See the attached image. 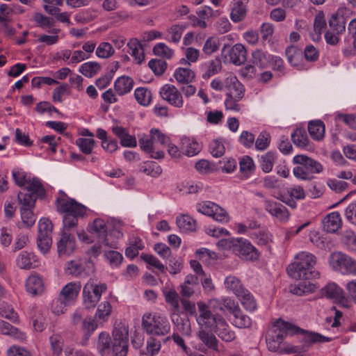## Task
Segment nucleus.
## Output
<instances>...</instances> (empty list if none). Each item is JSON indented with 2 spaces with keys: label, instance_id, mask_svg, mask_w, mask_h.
<instances>
[{
  "label": "nucleus",
  "instance_id": "obj_58",
  "mask_svg": "<svg viewBox=\"0 0 356 356\" xmlns=\"http://www.w3.org/2000/svg\"><path fill=\"white\" fill-rule=\"evenodd\" d=\"M100 70V65L97 62H86L79 67V72L86 77H92L96 75Z\"/></svg>",
  "mask_w": 356,
  "mask_h": 356
},
{
  "label": "nucleus",
  "instance_id": "obj_3",
  "mask_svg": "<svg viewBox=\"0 0 356 356\" xmlns=\"http://www.w3.org/2000/svg\"><path fill=\"white\" fill-rule=\"evenodd\" d=\"M346 31V24H314L310 37L314 42L321 40L322 33L327 44L336 45L340 40V35Z\"/></svg>",
  "mask_w": 356,
  "mask_h": 356
},
{
  "label": "nucleus",
  "instance_id": "obj_28",
  "mask_svg": "<svg viewBox=\"0 0 356 356\" xmlns=\"http://www.w3.org/2000/svg\"><path fill=\"white\" fill-rule=\"evenodd\" d=\"M196 14L200 20H197V17L193 15H191L188 16V19L191 20L193 22L197 21V22H204V20H213L216 17L220 15V12L218 10H213L209 6H202L197 9L196 11Z\"/></svg>",
  "mask_w": 356,
  "mask_h": 356
},
{
  "label": "nucleus",
  "instance_id": "obj_52",
  "mask_svg": "<svg viewBox=\"0 0 356 356\" xmlns=\"http://www.w3.org/2000/svg\"><path fill=\"white\" fill-rule=\"evenodd\" d=\"M163 293L165 302L169 304L175 311L179 310V294L174 289L165 287L163 289Z\"/></svg>",
  "mask_w": 356,
  "mask_h": 356
},
{
  "label": "nucleus",
  "instance_id": "obj_42",
  "mask_svg": "<svg viewBox=\"0 0 356 356\" xmlns=\"http://www.w3.org/2000/svg\"><path fill=\"white\" fill-rule=\"evenodd\" d=\"M232 315L234 318L232 324L234 327L240 329H245L251 327L252 323V319L248 316L243 314L241 308Z\"/></svg>",
  "mask_w": 356,
  "mask_h": 356
},
{
  "label": "nucleus",
  "instance_id": "obj_1",
  "mask_svg": "<svg viewBox=\"0 0 356 356\" xmlns=\"http://www.w3.org/2000/svg\"><path fill=\"white\" fill-rule=\"evenodd\" d=\"M296 261L287 267L289 275L295 280H312L318 278L319 273L314 269L316 257L308 252H300L296 255Z\"/></svg>",
  "mask_w": 356,
  "mask_h": 356
},
{
  "label": "nucleus",
  "instance_id": "obj_62",
  "mask_svg": "<svg viewBox=\"0 0 356 356\" xmlns=\"http://www.w3.org/2000/svg\"><path fill=\"white\" fill-rule=\"evenodd\" d=\"M291 139L293 143L299 147H305L309 143L307 133L301 129H297L291 134Z\"/></svg>",
  "mask_w": 356,
  "mask_h": 356
},
{
  "label": "nucleus",
  "instance_id": "obj_61",
  "mask_svg": "<svg viewBox=\"0 0 356 356\" xmlns=\"http://www.w3.org/2000/svg\"><path fill=\"white\" fill-rule=\"evenodd\" d=\"M341 241L348 250L356 252V234L352 230H346L342 236Z\"/></svg>",
  "mask_w": 356,
  "mask_h": 356
},
{
  "label": "nucleus",
  "instance_id": "obj_10",
  "mask_svg": "<svg viewBox=\"0 0 356 356\" xmlns=\"http://www.w3.org/2000/svg\"><path fill=\"white\" fill-rule=\"evenodd\" d=\"M53 224L46 218H42L38 222V246L42 252H46L49 249L52 239L51 234Z\"/></svg>",
  "mask_w": 356,
  "mask_h": 356
},
{
  "label": "nucleus",
  "instance_id": "obj_13",
  "mask_svg": "<svg viewBox=\"0 0 356 356\" xmlns=\"http://www.w3.org/2000/svg\"><path fill=\"white\" fill-rule=\"evenodd\" d=\"M291 325L287 323H283V327L274 325L268 332L266 342L270 350L275 351L286 336V330H289Z\"/></svg>",
  "mask_w": 356,
  "mask_h": 356
},
{
  "label": "nucleus",
  "instance_id": "obj_17",
  "mask_svg": "<svg viewBox=\"0 0 356 356\" xmlns=\"http://www.w3.org/2000/svg\"><path fill=\"white\" fill-rule=\"evenodd\" d=\"M225 86L227 89L226 95L237 98H243L245 92V86L233 74H229L225 79Z\"/></svg>",
  "mask_w": 356,
  "mask_h": 356
},
{
  "label": "nucleus",
  "instance_id": "obj_37",
  "mask_svg": "<svg viewBox=\"0 0 356 356\" xmlns=\"http://www.w3.org/2000/svg\"><path fill=\"white\" fill-rule=\"evenodd\" d=\"M181 143L182 151L188 156H193L197 154L200 150V147L198 143L188 137H182L181 139Z\"/></svg>",
  "mask_w": 356,
  "mask_h": 356
},
{
  "label": "nucleus",
  "instance_id": "obj_4",
  "mask_svg": "<svg viewBox=\"0 0 356 356\" xmlns=\"http://www.w3.org/2000/svg\"><path fill=\"white\" fill-rule=\"evenodd\" d=\"M293 161L299 165L293 168V172L295 177L300 179H311L313 174L320 173L323 170V166L319 162L306 155H296Z\"/></svg>",
  "mask_w": 356,
  "mask_h": 356
},
{
  "label": "nucleus",
  "instance_id": "obj_26",
  "mask_svg": "<svg viewBox=\"0 0 356 356\" xmlns=\"http://www.w3.org/2000/svg\"><path fill=\"white\" fill-rule=\"evenodd\" d=\"M323 228L327 232L334 233L342 226V220L339 212L334 211L327 214L323 222Z\"/></svg>",
  "mask_w": 356,
  "mask_h": 356
},
{
  "label": "nucleus",
  "instance_id": "obj_43",
  "mask_svg": "<svg viewBox=\"0 0 356 356\" xmlns=\"http://www.w3.org/2000/svg\"><path fill=\"white\" fill-rule=\"evenodd\" d=\"M241 301V305L248 312H254L257 309L256 300L252 294L246 289L241 295L236 296Z\"/></svg>",
  "mask_w": 356,
  "mask_h": 356
},
{
  "label": "nucleus",
  "instance_id": "obj_6",
  "mask_svg": "<svg viewBox=\"0 0 356 356\" xmlns=\"http://www.w3.org/2000/svg\"><path fill=\"white\" fill-rule=\"evenodd\" d=\"M107 290L106 284H96L89 280L83 289V303L86 308L93 309L100 300L102 295Z\"/></svg>",
  "mask_w": 356,
  "mask_h": 356
},
{
  "label": "nucleus",
  "instance_id": "obj_9",
  "mask_svg": "<svg viewBox=\"0 0 356 356\" xmlns=\"http://www.w3.org/2000/svg\"><path fill=\"white\" fill-rule=\"evenodd\" d=\"M56 208L59 213L65 214H73L76 216H85L86 207L67 196L64 193L60 192V196L57 197Z\"/></svg>",
  "mask_w": 356,
  "mask_h": 356
},
{
  "label": "nucleus",
  "instance_id": "obj_20",
  "mask_svg": "<svg viewBox=\"0 0 356 356\" xmlns=\"http://www.w3.org/2000/svg\"><path fill=\"white\" fill-rule=\"evenodd\" d=\"M26 289L33 296H40L44 291V284L41 276L37 274L31 275L26 280Z\"/></svg>",
  "mask_w": 356,
  "mask_h": 356
},
{
  "label": "nucleus",
  "instance_id": "obj_39",
  "mask_svg": "<svg viewBox=\"0 0 356 356\" xmlns=\"http://www.w3.org/2000/svg\"><path fill=\"white\" fill-rule=\"evenodd\" d=\"M308 131L314 140H320L324 137L325 124L321 120L311 121L308 124Z\"/></svg>",
  "mask_w": 356,
  "mask_h": 356
},
{
  "label": "nucleus",
  "instance_id": "obj_46",
  "mask_svg": "<svg viewBox=\"0 0 356 356\" xmlns=\"http://www.w3.org/2000/svg\"><path fill=\"white\" fill-rule=\"evenodd\" d=\"M305 333L303 342L307 346H312L314 343L330 342L332 339L325 337L321 334L314 332L302 331Z\"/></svg>",
  "mask_w": 356,
  "mask_h": 356
},
{
  "label": "nucleus",
  "instance_id": "obj_14",
  "mask_svg": "<svg viewBox=\"0 0 356 356\" xmlns=\"http://www.w3.org/2000/svg\"><path fill=\"white\" fill-rule=\"evenodd\" d=\"M197 307L199 310V316L197 321L198 324L201 326L213 328L217 324L218 320L222 318L221 316L213 315L209 309V306L204 302H197Z\"/></svg>",
  "mask_w": 356,
  "mask_h": 356
},
{
  "label": "nucleus",
  "instance_id": "obj_60",
  "mask_svg": "<svg viewBox=\"0 0 356 356\" xmlns=\"http://www.w3.org/2000/svg\"><path fill=\"white\" fill-rule=\"evenodd\" d=\"M36 200V196L30 193L19 192L18 200L20 204V209L30 208L33 209Z\"/></svg>",
  "mask_w": 356,
  "mask_h": 356
},
{
  "label": "nucleus",
  "instance_id": "obj_57",
  "mask_svg": "<svg viewBox=\"0 0 356 356\" xmlns=\"http://www.w3.org/2000/svg\"><path fill=\"white\" fill-rule=\"evenodd\" d=\"M239 164L240 170L244 178L249 177L255 169L253 159L248 156H243Z\"/></svg>",
  "mask_w": 356,
  "mask_h": 356
},
{
  "label": "nucleus",
  "instance_id": "obj_64",
  "mask_svg": "<svg viewBox=\"0 0 356 356\" xmlns=\"http://www.w3.org/2000/svg\"><path fill=\"white\" fill-rule=\"evenodd\" d=\"M149 67L156 76L162 75L167 69V63L161 59H152L148 63Z\"/></svg>",
  "mask_w": 356,
  "mask_h": 356
},
{
  "label": "nucleus",
  "instance_id": "obj_32",
  "mask_svg": "<svg viewBox=\"0 0 356 356\" xmlns=\"http://www.w3.org/2000/svg\"><path fill=\"white\" fill-rule=\"evenodd\" d=\"M202 69L204 70L202 75V78L204 79H209L221 71V61L218 58L211 60L203 65Z\"/></svg>",
  "mask_w": 356,
  "mask_h": 356
},
{
  "label": "nucleus",
  "instance_id": "obj_45",
  "mask_svg": "<svg viewBox=\"0 0 356 356\" xmlns=\"http://www.w3.org/2000/svg\"><path fill=\"white\" fill-rule=\"evenodd\" d=\"M176 222L179 229L183 232L195 231L196 229L195 220L188 215L181 214L177 216Z\"/></svg>",
  "mask_w": 356,
  "mask_h": 356
},
{
  "label": "nucleus",
  "instance_id": "obj_15",
  "mask_svg": "<svg viewBox=\"0 0 356 356\" xmlns=\"http://www.w3.org/2000/svg\"><path fill=\"white\" fill-rule=\"evenodd\" d=\"M225 59L235 65H241L247 60V51L242 44H236L232 47L227 54H225V48L222 51Z\"/></svg>",
  "mask_w": 356,
  "mask_h": 356
},
{
  "label": "nucleus",
  "instance_id": "obj_36",
  "mask_svg": "<svg viewBox=\"0 0 356 356\" xmlns=\"http://www.w3.org/2000/svg\"><path fill=\"white\" fill-rule=\"evenodd\" d=\"M195 72L188 67H178L175 70L174 77L176 81L181 84H188L195 79Z\"/></svg>",
  "mask_w": 356,
  "mask_h": 356
},
{
  "label": "nucleus",
  "instance_id": "obj_55",
  "mask_svg": "<svg viewBox=\"0 0 356 356\" xmlns=\"http://www.w3.org/2000/svg\"><path fill=\"white\" fill-rule=\"evenodd\" d=\"M140 258L147 264V268L152 270L156 268L162 273H165L167 268L154 256L148 254H142Z\"/></svg>",
  "mask_w": 356,
  "mask_h": 356
},
{
  "label": "nucleus",
  "instance_id": "obj_38",
  "mask_svg": "<svg viewBox=\"0 0 356 356\" xmlns=\"http://www.w3.org/2000/svg\"><path fill=\"white\" fill-rule=\"evenodd\" d=\"M184 29L185 26L175 24L166 31L163 38L170 42L178 43Z\"/></svg>",
  "mask_w": 356,
  "mask_h": 356
},
{
  "label": "nucleus",
  "instance_id": "obj_41",
  "mask_svg": "<svg viewBox=\"0 0 356 356\" xmlns=\"http://www.w3.org/2000/svg\"><path fill=\"white\" fill-rule=\"evenodd\" d=\"M97 348L102 355H108L113 353L112 351V345H111V337L107 332H102L99 335Z\"/></svg>",
  "mask_w": 356,
  "mask_h": 356
},
{
  "label": "nucleus",
  "instance_id": "obj_35",
  "mask_svg": "<svg viewBox=\"0 0 356 356\" xmlns=\"http://www.w3.org/2000/svg\"><path fill=\"white\" fill-rule=\"evenodd\" d=\"M0 332L3 334L10 335L19 341H24L26 339L24 332L4 321H0Z\"/></svg>",
  "mask_w": 356,
  "mask_h": 356
},
{
  "label": "nucleus",
  "instance_id": "obj_21",
  "mask_svg": "<svg viewBox=\"0 0 356 356\" xmlns=\"http://www.w3.org/2000/svg\"><path fill=\"white\" fill-rule=\"evenodd\" d=\"M139 145L143 151L150 154L152 158L159 159L164 157L163 151L156 150L153 139L149 134L143 135L139 138Z\"/></svg>",
  "mask_w": 356,
  "mask_h": 356
},
{
  "label": "nucleus",
  "instance_id": "obj_63",
  "mask_svg": "<svg viewBox=\"0 0 356 356\" xmlns=\"http://www.w3.org/2000/svg\"><path fill=\"white\" fill-rule=\"evenodd\" d=\"M153 52L155 55L170 59L174 56V50L170 48L163 42H159L153 47Z\"/></svg>",
  "mask_w": 356,
  "mask_h": 356
},
{
  "label": "nucleus",
  "instance_id": "obj_16",
  "mask_svg": "<svg viewBox=\"0 0 356 356\" xmlns=\"http://www.w3.org/2000/svg\"><path fill=\"white\" fill-rule=\"evenodd\" d=\"M265 210L273 217L282 222H286L289 219L290 213L287 208L280 202L266 200L264 202Z\"/></svg>",
  "mask_w": 356,
  "mask_h": 356
},
{
  "label": "nucleus",
  "instance_id": "obj_56",
  "mask_svg": "<svg viewBox=\"0 0 356 356\" xmlns=\"http://www.w3.org/2000/svg\"><path fill=\"white\" fill-rule=\"evenodd\" d=\"M198 337L201 340V341L208 348L214 350H218V341L213 334H210L206 332L205 330H202L199 331Z\"/></svg>",
  "mask_w": 356,
  "mask_h": 356
},
{
  "label": "nucleus",
  "instance_id": "obj_40",
  "mask_svg": "<svg viewBox=\"0 0 356 356\" xmlns=\"http://www.w3.org/2000/svg\"><path fill=\"white\" fill-rule=\"evenodd\" d=\"M332 20H335L337 22H356V17L354 16L353 12L347 8H340L337 10L336 13L332 16Z\"/></svg>",
  "mask_w": 356,
  "mask_h": 356
},
{
  "label": "nucleus",
  "instance_id": "obj_49",
  "mask_svg": "<svg viewBox=\"0 0 356 356\" xmlns=\"http://www.w3.org/2000/svg\"><path fill=\"white\" fill-rule=\"evenodd\" d=\"M140 172L153 177H157L162 173L161 167L154 161L144 162L140 167Z\"/></svg>",
  "mask_w": 356,
  "mask_h": 356
},
{
  "label": "nucleus",
  "instance_id": "obj_7",
  "mask_svg": "<svg viewBox=\"0 0 356 356\" xmlns=\"http://www.w3.org/2000/svg\"><path fill=\"white\" fill-rule=\"evenodd\" d=\"M330 264L334 270L343 275H356V260L341 252L330 255Z\"/></svg>",
  "mask_w": 356,
  "mask_h": 356
},
{
  "label": "nucleus",
  "instance_id": "obj_50",
  "mask_svg": "<svg viewBox=\"0 0 356 356\" xmlns=\"http://www.w3.org/2000/svg\"><path fill=\"white\" fill-rule=\"evenodd\" d=\"M90 232L95 236L98 241L107 234V226L104 220L101 218L95 219L90 227Z\"/></svg>",
  "mask_w": 356,
  "mask_h": 356
},
{
  "label": "nucleus",
  "instance_id": "obj_5",
  "mask_svg": "<svg viewBox=\"0 0 356 356\" xmlns=\"http://www.w3.org/2000/svg\"><path fill=\"white\" fill-rule=\"evenodd\" d=\"M113 356H127L128 353L129 325L126 322H115L112 331Z\"/></svg>",
  "mask_w": 356,
  "mask_h": 356
},
{
  "label": "nucleus",
  "instance_id": "obj_48",
  "mask_svg": "<svg viewBox=\"0 0 356 356\" xmlns=\"http://www.w3.org/2000/svg\"><path fill=\"white\" fill-rule=\"evenodd\" d=\"M277 159L275 152L269 151L260 157V166L263 172H270L273 168L274 163Z\"/></svg>",
  "mask_w": 356,
  "mask_h": 356
},
{
  "label": "nucleus",
  "instance_id": "obj_51",
  "mask_svg": "<svg viewBox=\"0 0 356 356\" xmlns=\"http://www.w3.org/2000/svg\"><path fill=\"white\" fill-rule=\"evenodd\" d=\"M343 290L334 282H330L321 289V293L326 298L335 300L342 294Z\"/></svg>",
  "mask_w": 356,
  "mask_h": 356
},
{
  "label": "nucleus",
  "instance_id": "obj_54",
  "mask_svg": "<svg viewBox=\"0 0 356 356\" xmlns=\"http://www.w3.org/2000/svg\"><path fill=\"white\" fill-rule=\"evenodd\" d=\"M112 312V306L109 301H103L97 309L95 314V318L106 322Z\"/></svg>",
  "mask_w": 356,
  "mask_h": 356
},
{
  "label": "nucleus",
  "instance_id": "obj_59",
  "mask_svg": "<svg viewBox=\"0 0 356 356\" xmlns=\"http://www.w3.org/2000/svg\"><path fill=\"white\" fill-rule=\"evenodd\" d=\"M75 143L80 151L86 155L90 154L95 146V141L92 138H79Z\"/></svg>",
  "mask_w": 356,
  "mask_h": 356
},
{
  "label": "nucleus",
  "instance_id": "obj_44",
  "mask_svg": "<svg viewBox=\"0 0 356 356\" xmlns=\"http://www.w3.org/2000/svg\"><path fill=\"white\" fill-rule=\"evenodd\" d=\"M136 102L144 106L150 104L152 100V94L150 90L145 87L137 88L134 91Z\"/></svg>",
  "mask_w": 356,
  "mask_h": 356
},
{
  "label": "nucleus",
  "instance_id": "obj_29",
  "mask_svg": "<svg viewBox=\"0 0 356 356\" xmlns=\"http://www.w3.org/2000/svg\"><path fill=\"white\" fill-rule=\"evenodd\" d=\"M144 248L145 243L143 240L139 236H133L129 238L125 255L132 259L138 256L139 251L143 250Z\"/></svg>",
  "mask_w": 356,
  "mask_h": 356
},
{
  "label": "nucleus",
  "instance_id": "obj_27",
  "mask_svg": "<svg viewBox=\"0 0 356 356\" xmlns=\"http://www.w3.org/2000/svg\"><path fill=\"white\" fill-rule=\"evenodd\" d=\"M129 54L134 58L137 64H140L145 60V54L140 42L136 38H131L127 42Z\"/></svg>",
  "mask_w": 356,
  "mask_h": 356
},
{
  "label": "nucleus",
  "instance_id": "obj_30",
  "mask_svg": "<svg viewBox=\"0 0 356 356\" xmlns=\"http://www.w3.org/2000/svg\"><path fill=\"white\" fill-rule=\"evenodd\" d=\"M318 286L309 281H304L290 286V292L297 296H305L316 291Z\"/></svg>",
  "mask_w": 356,
  "mask_h": 356
},
{
  "label": "nucleus",
  "instance_id": "obj_11",
  "mask_svg": "<svg viewBox=\"0 0 356 356\" xmlns=\"http://www.w3.org/2000/svg\"><path fill=\"white\" fill-rule=\"evenodd\" d=\"M234 254L245 261H256L260 256L257 249L248 239L243 238H237Z\"/></svg>",
  "mask_w": 356,
  "mask_h": 356
},
{
  "label": "nucleus",
  "instance_id": "obj_33",
  "mask_svg": "<svg viewBox=\"0 0 356 356\" xmlns=\"http://www.w3.org/2000/svg\"><path fill=\"white\" fill-rule=\"evenodd\" d=\"M197 286V276L188 275L186 276L184 283L181 285L180 293L183 296L190 297L194 293L195 289Z\"/></svg>",
  "mask_w": 356,
  "mask_h": 356
},
{
  "label": "nucleus",
  "instance_id": "obj_23",
  "mask_svg": "<svg viewBox=\"0 0 356 356\" xmlns=\"http://www.w3.org/2000/svg\"><path fill=\"white\" fill-rule=\"evenodd\" d=\"M16 265L20 269L29 270L38 266V258L31 251H22L16 258Z\"/></svg>",
  "mask_w": 356,
  "mask_h": 356
},
{
  "label": "nucleus",
  "instance_id": "obj_31",
  "mask_svg": "<svg viewBox=\"0 0 356 356\" xmlns=\"http://www.w3.org/2000/svg\"><path fill=\"white\" fill-rule=\"evenodd\" d=\"M134 80L129 76H122L118 78L114 83V89L118 95L129 93L133 88Z\"/></svg>",
  "mask_w": 356,
  "mask_h": 356
},
{
  "label": "nucleus",
  "instance_id": "obj_19",
  "mask_svg": "<svg viewBox=\"0 0 356 356\" xmlns=\"http://www.w3.org/2000/svg\"><path fill=\"white\" fill-rule=\"evenodd\" d=\"M81 289L79 282H70L61 289L59 296L69 305H72L76 302Z\"/></svg>",
  "mask_w": 356,
  "mask_h": 356
},
{
  "label": "nucleus",
  "instance_id": "obj_12",
  "mask_svg": "<svg viewBox=\"0 0 356 356\" xmlns=\"http://www.w3.org/2000/svg\"><path fill=\"white\" fill-rule=\"evenodd\" d=\"M162 99L177 108H181L184 106V99L181 92L174 85L165 84L159 91Z\"/></svg>",
  "mask_w": 356,
  "mask_h": 356
},
{
  "label": "nucleus",
  "instance_id": "obj_25",
  "mask_svg": "<svg viewBox=\"0 0 356 356\" xmlns=\"http://www.w3.org/2000/svg\"><path fill=\"white\" fill-rule=\"evenodd\" d=\"M215 332L218 336L226 342H231L236 338L234 331L232 330L227 321L222 317L219 318L215 325Z\"/></svg>",
  "mask_w": 356,
  "mask_h": 356
},
{
  "label": "nucleus",
  "instance_id": "obj_8",
  "mask_svg": "<svg viewBox=\"0 0 356 356\" xmlns=\"http://www.w3.org/2000/svg\"><path fill=\"white\" fill-rule=\"evenodd\" d=\"M199 213L213 218L216 221L227 223L230 220L228 212L222 207L211 201H204L196 204Z\"/></svg>",
  "mask_w": 356,
  "mask_h": 356
},
{
  "label": "nucleus",
  "instance_id": "obj_18",
  "mask_svg": "<svg viewBox=\"0 0 356 356\" xmlns=\"http://www.w3.org/2000/svg\"><path fill=\"white\" fill-rule=\"evenodd\" d=\"M76 248L74 238L67 232H63L60 240L57 243V250L59 257L70 255Z\"/></svg>",
  "mask_w": 356,
  "mask_h": 356
},
{
  "label": "nucleus",
  "instance_id": "obj_47",
  "mask_svg": "<svg viewBox=\"0 0 356 356\" xmlns=\"http://www.w3.org/2000/svg\"><path fill=\"white\" fill-rule=\"evenodd\" d=\"M25 187L28 193L33 194L35 196L43 197L45 195V190L40 180L38 178L29 179Z\"/></svg>",
  "mask_w": 356,
  "mask_h": 356
},
{
  "label": "nucleus",
  "instance_id": "obj_34",
  "mask_svg": "<svg viewBox=\"0 0 356 356\" xmlns=\"http://www.w3.org/2000/svg\"><path fill=\"white\" fill-rule=\"evenodd\" d=\"M224 284L226 289L232 292L236 295V296L241 295L245 289L241 280L234 275H229L226 277L224 281Z\"/></svg>",
  "mask_w": 356,
  "mask_h": 356
},
{
  "label": "nucleus",
  "instance_id": "obj_53",
  "mask_svg": "<svg viewBox=\"0 0 356 356\" xmlns=\"http://www.w3.org/2000/svg\"><path fill=\"white\" fill-rule=\"evenodd\" d=\"M243 98H237L225 95L224 102L225 109L235 113H242L244 106L241 103Z\"/></svg>",
  "mask_w": 356,
  "mask_h": 356
},
{
  "label": "nucleus",
  "instance_id": "obj_2",
  "mask_svg": "<svg viewBox=\"0 0 356 356\" xmlns=\"http://www.w3.org/2000/svg\"><path fill=\"white\" fill-rule=\"evenodd\" d=\"M141 325L144 332L152 337L165 336L171 330L168 318L159 313H145L142 316Z\"/></svg>",
  "mask_w": 356,
  "mask_h": 356
},
{
  "label": "nucleus",
  "instance_id": "obj_24",
  "mask_svg": "<svg viewBox=\"0 0 356 356\" xmlns=\"http://www.w3.org/2000/svg\"><path fill=\"white\" fill-rule=\"evenodd\" d=\"M113 133L120 140V144L123 147H135L137 146V141L135 136L129 134L127 129L121 126H113Z\"/></svg>",
  "mask_w": 356,
  "mask_h": 356
},
{
  "label": "nucleus",
  "instance_id": "obj_22",
  "mask_svg": "<svg viewBox=\"0 0 356 356\" xmlns=\"http://www.w3.org/2000/svg\"><path fill=\"white\" fill-rule=\"evenodd\" d=\"M248 3L249 0H232L230 17L234 22H239L245 19Z\"/></svg>",
  "mask_w": 356,
  "mask_h": 356
}]
</instances>
